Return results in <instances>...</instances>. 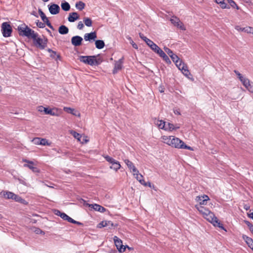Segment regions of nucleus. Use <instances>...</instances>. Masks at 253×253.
I'll return each mask as SVG.
<instances>
[{
	"mask_svg": "<svg viewBox=\"0 0 253 253\" xmlns=\"http://www.w3.org/2000/svg\"><path fill=\"white\" fill-rule=\"evenodd\" d=\"M80 62L90 66H98L103 61L100 54L92 56H79Z\"/></svg>",
	"mask_w": 253,
	"mask_h": 253,
	"instance_id": "1",
	"label": "nucleus"
},
{
	"mask_svg": "<svg viewBox=\"0 0 253 253\" xmlns=\"http://www.w3.org/2000/svg\"><path fill=\"white\" fill-rule=\"evenodd\" d=\"M34 45L40 49H44L47 46L48 42L47 39L44 36L42 37L39 36V34L36 33L32 38Z\"/></svg>",
	"mask_w": 253,
	"mask_h": 253,
	"instance_id": "2",
	"label": "nucleus"
},
{
	"mask_svg": "<svg viewBox=\"0 0 253 253\" xmlns=\"http://www.w3.org/2000/svg\"><path fill=\"white\" fill-rule=\"evenodd\" d=\"M17 30L19 32V34L20 36H25L28 38H31L36 33L34 30L28 27V26L25 24L19 25Z\"/></svg>",
	"mask_w": 253,
	"mask_h": 253,
	"instance_id": "3",
	"label": "nucleus"
},
{
	"mask_svg": "<svg viewBox=\"0 0 253 253\" xmlns=\"http://www.w3.org/2000/svg\"><path fill=\"white\" fill-rule=\"evenodd\" d=\"M171 146L177 149H185L191 151L193 150L192 147L186 145L182 140L174 136H172Z\"/></svg>",
	"mask_w": 253,
	"mask_h": 253,
	"instance_id": "4",
	"label": "nucleus"
},
{
	"mask_svg": "<svg viewBox=\"0 0 253 253\" xmlns=\"http://www.w3.org/2000/svg\"><path fill=\"white\" fill-rule=\"evenodd\" d=\"M207 220L211 223L214 226L218 227L219 228L224 230V227L222 224L220 223L219 221L218 218L215 216L213 212L210 211V213L207 214L205 216H204Z\"/></svg>",
	"mask_w": 253,
	"mask_h": 253,
	"instance_id": "5",
	"label": "nucleus"
},
{
	"mask_svg": "<svg viewBox=\"0 0 253 253\" xmlns=\"http://www.w3.org/2000/svg\"><path fill=\"white\" fill-rule=\"evenodd\" d=\"M1 31L4 37H9L11 36L12 29L7 22H3L1 25Z\"/></svg>",
	"mask_w": 253,
	"mask_h": 253,
	"instance_id": "6",
	"label": "nucleus"
},
{
	"mask_svg": "<svg viewBox=\"0 0 253 253\" xmlns=\"http://www.w3.org/2000/svg\"><path fill=\"white\" fill-rule=\"evenodd\" d=\"M114 241L115 246L117 247L118 251L122 253L126 251V247L123 245L122 241L117 236L114 237Z\"/></svg>",
	"mask_w": 253,
	"mask_h": 253,
	"instance_id": "7",
	"label": "nucleus"
},
{
	"mask_svg": "<svg viewBox=\"0 0 253 253\" xmlns=\"http://www.w3.org/2000/svg\"><path fill=\"white\" fill-rule=\"evenodd\" d=\"M170 21L172 24L179 29L183 30H185L183 24L180 22L179 19L177 17L173 16L172 18L170 19Z\"/></svg>",
	"mask_w": 253,
	"mask_h": 253,
	"instance_id": "8",
	"label": "nucleus"
},
{
	"mask_svg": "<svg viewBox=\"0 0 253 253\" xmlns=\"http://www.w3.org/2000/svg\"><path fill=\"white\" fill-rule=\"evenodd\" d=\"M124 58L120 59L119 60L115 61L114 68L113 70V74H116L117 72L121 70L123 67Z\"/></svg>",
	"mask_w": 253,
	"mask_h": 253,
	"instance_id": "9",
	"label": "nucleus"
},
{
	"mask_svg": "<svg viewBox=\"0 0 253 253\" xmlns=\"http://www.w3.org/2000/svg\"><path fill=\"white\" fill-rule=\"evenodd\" d=\"M48 9L50 14L55 15L58 14L60 11L59 6L55 3H52L51 5H48Z\"/></svg>",
	"mask_w": 253,
	"mask_h": 253,
	"instance_id": "10",
	"label": "nucleus"
},
{
	"mask_svg": "<svg viewBox=\"0 0 253 253\" xmlns=\"http://www.w3.org/2000/svg\"><path fill=\"white\" fill-rule=\"evenodd\" d=\"M195 200L199 203L198 205L203 206L207 204V201L210 200V198L207 195H204L202 196L196 197Z\"/></svg>",
	"mask_w": 253,
	"mask_h": 253,
	"instance_id": "11",
	"label": "nucleus"
},
{
	"mask_svg": "<svg viewBox=\"0 0 253 253\" xmlns=\"http://www.w3.org/2000/svg\"><path fill=\"white\" fill-rule=\"evenodd\" d=\"M83 39L79 36H75L72 38L71 43L75 46H79L82 44Z\"/></svg>",
	"mask_w": 253,
	"mask_h": 253,
	"instance_id": "12",
	"label": "nucleus"
},
{
	"mask_svg": "<svg viewBox=\"0 0 253 253\" xmlns=\"http://www.w3.org/2000/svg\"><path fill=\"white\" fill-rule=\"evenodd\" d=\"M23 161L27 163V164L24 165L25 167H28L34 172H39V169L37 167L34 166V163L33 162L27 160H24Z\"/></svg>",
	"mask_w": 253,
	"mask_h": 253,
	"instance_id": "13",
	"label": "nucleus"
},
{
	"mask_svg": "<svg viewBox=\"0 0 253 253\" xmlns=\"http://www.w3.org/2000/svg\"><path fill=\"white\" fill-rule=\"evenodd\" d=\"M96 38L97 35L95 32L86 33L84 35V40L85 41L90 42L91 40H94Z\"/></svg>",
	"mask_w": 253,
	"mask_h": 253,
	"instance_id": "14",
	"label": "nucleus"
},
{
	"mask_svg": "<svg viewBox=\"0 0 253 253\" xmlns=\"http://www.w3.org/2000/svg\"><path fill=\"white\" fill-rule=\"evenodd\" d=\"M195 208L201 214H203V216H205L207 214L210 213V211L203 206L195 205Z\"/></svg>",
	"mask_w": 253,
	"mask_h": 253,
	"instance_id": "15",
	"label": "nucleus"
},
{
	"mask_svg": "<svg viewBox=\"0 0 253 253\" xmlns=\"http://www.w3.org/2000/svg\"><path fill=\"white\" fill-rule=\"evenodd\" d=\"M133 175L135 176V178L142 184L144 186L147 185L146 182L143 179V175L139 173V171L138 170V172H133Z\"/></svg>",
	"mask_w": 253,
	"mask_h": 253,
	"instance_id": "16",
	"label": "nucleus"
},
{
	"mask_svg": "<svg viewBox=\"0 0 253 253\" xmlns=\"http://www.w3.org/2000/svg\"><path fill=\"white\" fill-rule=\"evenodd\" d=\"M88 206L89 207L93 209L95 211H99L100 212H104L106 210V209L103 207L96 204H89Z\"/></svg>",
	"mask_w": 253,
	"mask_h": 253,
	"instance_id": "17",
	"label": "nucleus"
},
{
	"mask_svg": "<svg viewBox=\"0 0 253 253\" xmlns=\"http://www.w3.org/2000/svg\"><path fill=\"white\" fill-rule=\"evenodd\" d=\"M124 162L131 171L133 172H138V170L131 161L128 159H126L124 160Z\"/></svg>",
	"mask_w": 253,
	"mask_h": 253,
	"instance_id": "18",
	"label": "nucleus"
},
{
	"mask_svg": "<svg viewBox=\"0 0 253 253\" xmlns=\"http://www.w3.org/2000/svg\"><path fill=\"white\" fill-rule=\"evenodd\" d=\"M44 114L50 115L53 116H59L58 110L55 109H48V108H46L45 109Z\"/></svg>",
	"mask_w": 253,
	"mask_h": 253,
	"instance_id": "19",
	"label": "nucleus"
},
{
	"mask_svg": "<svg viewBox=\"0 0 253 253\" xmlns=\"http://www.w3.org/2000/svg\"><path fill=\"white\" fill-rule=\"evenodd\" d=\"M79 18V15L77 12H74L69 13L68 20L70 22H74Z\"/></svg>",
	"mask_w": 253,
	"mask_h": 253,
	"instance_id": "20",
	"label": "nucleus"
},
{
	"mask_svg": "<svg viewBox=\"0 0 253 253\" xmlns=\"http://www.w3.org/2000/svg\"><path fill=\"white\" fill-rule=\"evenodd\" d=\"M47 51L50 53V57L53 59H54L56 60H60L61 56L59 54H57V52L55 51L52 50V49L48 48L47 49Z\"/></svg>",
	"mask_w": 253,
	"mask_h": 253,
	"instance_id": "21",
	"label": "nucleus"
},
{
	"mask_svg": "<svg viewBox=\"0 0 253 253\" xmlns=\"http://www.w3.org/2000/svg\"><path fill=\"white\" fill-rule=\"evenodd\" d=\"M243 239L245 241L248 246L253 250V240L245 235H243Z\"/></svg>",
	"mask_w": 253,
	"mask_h": 253,
	"instance_id": "22",
	"label": "nucleus"
},
{
	"mask_svg": "<svg viewBox=\"0 0 253 253\" xmlns=\"http://www.w3.org/2000/svg\"><path fill=\"white\" fill-rule=\"evenodd\" d=\"M227 0H215V1L218 4H219L220 6L223 8H230V6L228 5L226 2Z\"/></svg>",
	"mask_w": 253,
	"mask_h": 253,
	"instance_id": "23",
	"label": "nucleus"
},
{
	"mask_svg": "<svg viewBox=\"0 0 253 253\" xmlns=\"http://www.w3.org/2000/svg\"><path fill=\"white\" fill-rule=\"evenodd\" d=\"M41 17V19L42 20V21L44 23H45L49 28H50L52 30H54L53 27L52 26L51 23L49 21L48 18L46 16V15L45 14L42 16Z\"/></svg>",
	"mask_w": 253,
	"mask_h": 253,
	"instance_id": "24",
	"label": "nucleus"
},
{
	"mask_svg": "<svg viewBox=\"0 0 253 253\" xmlns=\"http://www.w3.org/2000/svg\"><path fill=\"white\" fill-rule=\"evenodd\" d=\"M58 32L61 35H65L68 33L69 29L65 25H61L59 27Z\"/></svg>",
	"mask_w": 253,
	"mask_h": 253,
	"instance_id": "25",
	"label": "nucleus"
},
{
	"mask_svg": "<svg viewBox=\"0 0 253 253\" xmlns=\"http://www.w3.org/2000/svg\"><path fill=\"white\" fill-rule=\"evenodd\" d=\"M3 197L6 199H12L14 195V193L7 191H3Z\"/></svg>",
	"mask_w": 253,
	"mask_h": 253,
	"instance_id": "26",
	"label": "nucleus"
},
{
	"mask_svg": "<svg viewBox=\"0 0 253 253\" xmlns=\"http://www.w3.org/2000/svg\"><path fill=\"white\" fill-rule=\"evenodd\" d=\"M146 44L150 47V48L154 52L159 47V46L155 44L152 41L150 40Z\"/></svg>",
	"mask_w": 253,
	"mask_h": 253,
	"instance_id": "27",
	"label": "nucleus"
},
{
	"mask_svg": "<svg viewBox=\"0 0 253 253\" xmlns=\"http://www.w3.org/2000/svg\"><path fill=\"white\" fill-rule=\"evenodd\" d=\"M173 136H163L162 138L164 140V142L165 143L168 144L169 146H171V142H172V139Z\"/></svg>",
	"mask_w": 253,
	"mask_h": 253,
	"instance_id": "28",
	"label": "nucleus"
},
{
	"mask_svg": "<svg viewBox=\"0 0 253 253\" xmlns=\"http://www.w3.org/2000/svg\"><path fill=\"white\" fill-rule=\"evenodd\" d=\"M95 44L96 47L99 49H102L105 46V43L103 41L100 40H96L95 41Z\"/></svg>",
	"mask_w": 253,
	"mask_h": 253,
	"instance_id": "29",
	"label": "nucleus"
},
{
	"mask_svg": "<svg viewBox=\"0 0 253 253\" xmlns=\"http://www.w3.org/2000/svg\"><path fill=\"white\" fill-rule=\"evenodd\" d=\"M120 168H121V165H120V163L116 160L114 162V163H113L112 164V166H110V169H113L116 171H117L118 169H120Z\"/></svg>",
	"mask_w": 253,
	"mask_h": 253,
	"instance_id": "30",
	"label": "nucleus"
},
{
	"mask_svg": "<svg viewBox=\"0 0 253 253\" xmlns=\"http://www.w3.org/2000/svg\"><path fill=\"white\" fill-rule=\"evenodd\" d=\"M61 8L66 11H67L70 10V5L69 3L64 1V2H62L61 4Z\"/></svg>",
	"mask_w": 253,
	"mask_h": 253,
	"instance_id": "31",
	"label": "nucleus"
},
{
	"mask_svg": "<svg viewBox=\"0 0 253 253\" xmlns=\"http://www.w3.org/2000/svg\"><path fill=\"white\" fill-rule=\"evenodd\" d=\"M181 72L187 78L191 79L190 77H192V75L189 71L187 66L181 71Z\"/></svg>",
	"mask_w": 253,
	"mask_h": 253,
	"instance_id": "32",
	"label": "nucleus"
},
{
	"mask_svg": "<svg viewBox=\"0 0 253 253\" xmlns=\"http://www.w3.org/2000/svg\"><path fill=\"white\" fill-rule=\"evenodd\" d=\"M175 65L181 71H182L187 66V65L182 60L179 61V62L177 63Z\"/></svg>",
	"mask_w": 253,
	"mask_h": 253,
	"instance_id": "33",
	"label": "nucleus"
},
{
	"mask_svg": "<svg viewBox=\"0 0 253 253\" xmlns=\"http://www.w3.org/2000/svg\"><path fill=\"white\" fill-rule=\"evenodd\" d=\"M84 22L87 27H91L92 26V21L91 19L88 17H84Z\"/></svg>",
	"mask_w": 253,
	"mask_h": 253,
	"instance_id": "34",
	"label": "nucleus"
},
{
	"mask_svg": "<svg viewBox=\"0 0 253 253\" xmlns=\"http://www.w3.org/2000/svg\"><path fill=\"white\" fill-rule=\"evenodd\" d=\"M84 6H85L84 3L83 2H82L81 1H80L78 2H77L76 4V8L80 10H82L83 9H84Z\"/></svg>",
	"mask_w": 253,
	"mask_h": 253,
	"instance_id": "35",
	"label": "nucleus"
},
{
	"mask_svg": "<svg viewBox=\"0 0 253 253\" xmlns=\"http://www.w3.org/2000/svg\"><path fill=\"white\" fill-rule=\"evenodd\" d=\"M166 130L173 131L174 130V126L170 123H168L164 129Z\"/></svg>",
	"mask_w": 253,
	"mask_h": 253,
	"instance_id": "36",
	"label": "nucleus"
},
{
	"mask_svg": "<svg viewBox=\"0 0 253 253\" xmlns=\"http://www.w3.org/2000/svg\"><path fill=\"white\" fill-rule=\"evenodd\" d=\"M12 200H14L16 202H18L21 203H23L25 200L23 199L20 196L14 194Z\"/></svg>",
	"mask_w": 253,
	"mask_h": 253,
	"instance_id": "37",
	"label": "nucleus"
},
{
	"mask_svg": "<svg viewBox=\"0 0 253 253\" xmlns=\"http://www.w3.org/2000/svg\"><path fill=\"white\" fill-rule=\"evenodd\" d=\"M241 82L247 88H249V86H251L250 81L247 78H244Z\"/></svg>",
	"mask_w": 253,
	"mask_h": 253,
	"instance_id": "38",
	"label": "nucleus"
},
{
	"mask_svg": "<svg viewBox=\"0 0 253 253\" xmlns=\"http://www.w3.org/2000/svg\"><path fill=\"white\" fill-rule=\"evenodd\" d=\"M170 57L171 58L173 62L175 63V64L179 62V61L181 60H180L179 58L177 56V55L174 53L171 54Z\"/></svg>",
	"mask_w": 253,
	"mask_h": 253,
	"instance_id": "39",
	"label": "nucleus"
},
{
	"mask_svg": "<svg viewBox=\"0 0 253 253\" xmlns=\"http://www.w3.org/2000/svg\"><path fill=\"white\" fill-rule=\"evenodd\" d=\"M226 2H227L228 3H229L230 6H231L233 8H236L237 9H239V7L237 5V4L235 3L234 1L233 0H227Z\"/></svg>",
	"mask_w": 253,
	"mask_h": 253,
	"instance_id": "40",
	"label": "nucleus"
},
{
	"mask_svg": "<svg viewBox=\"0 0 253 253\" xmlns=\"http://www.w3.org/2000/svg\"><path fill=\"white\" fill-rule=\"evenodd\" d=\"M63 110L68 113H70L75 116L77 115L76 114L74 113V109L70 107H64L63 108Z\"/></svg>",
	"mask_w": 253,
	"mask_h": 253,
	"instance_id": "41",
	"label": "nucleus"
},
{
	"mask_svg": "<svg viewBox=\"0 0 253 253\" xmlns=\"http://www.w3.org/2000/svg\"><path fill=\"white\" fill-rule=\"evenodd\" d=\"M71 133L79 141H81L82 135L80 133L74 131Z\"/></svg>",
	"mask_w": 253,
	"mask_h": 253,
	"instance_id": "42",
	"label": "nucleus"
},
{
	"mask_svg": "<svg viewBox=\"0 0 253 253\" xmlns=\"http://www.w3.org/2000/svg\"><path fill=\"white\" fill-rule=\"evenodd\" d=\"M105 159L110 164H112L114 162L116 161L113 158L110 157L108 155H105L103 156Z\"/></svg>",
	"mask_w": 253,
	"mask_h": 253,
	"instance_id": "43",
	"label": "nucleus"
},
{
	"mask_svg": "<svg viewBox=\"0 0 253 253\" xmlns=\"http://www.w3.org/2000/svg\"><path fill=\"white\" fill-rule=\"evenodd\" d=\"M155 53L159 55V56L162 57L166 54L159 47L155 51Z\"/></svg>",
	"mask_w": 253,
	"mask_h": 253,
	"instance_id": "44",
	"label": "nucleus"
},
{
	"mask_svg": "<svg viewBox=\"0 0 253 253\" xmlns=\"http://www.w3.org/2000/svg\"><path fill=\"white\" fill-rule=\"evenodd\" d=\"M159 122H160L159 124H158L159 127L161 129H164L166 126V122L162 120L159 121Z\"/></svg>",
	"mask_w": 253,
	"mask_h": 253,
	"instance_id": "45",
	"label": "nucleus"
},
{
	"mask_svg": "<svg viewBox=\"0 0 253 253\" xmlns=\"http://www.w3.org/2000/svg\"><path fill=\"white\" fill-rule=\"evenodd\" d=\"M244 32L253 34V28L252 27H246Z\"/></svg>",
	"mask_w": 253,
	"mask_h": 253,
	"instance_id": "46",
	"label": "nucleus"
},
{
	"mask_svg": "<svg viewBox=\"0 0 253 253\" xmlns=\"http://www.w3.org/2000/svg\"><path fill=\"white\" fill-rule=\"evenodd\" d=\"M37 26L40 28H43L45 27V23L40 22L39 20L36 21Z\"/></svg>",
	"mask_w": 253,
	"mask_h": 253,
	"instance_id": "47",
	"label": "nucleus"
},
{
	"mask_svg": "<svg viewBox=\"0 0 253 253\" xmlns=\"http://www.w3.org/2000/svg\"><path fill=\"white\" fill-rule=\"evenodd\" d=\"M140 38L143 40L146 43L150 40L149 39L147 38L146 37H145L143 34L139 33V34Z\"/></svg>",
	"mask_w": 253,
	"mask_h": 253,
	"instance_id": "48",
	"label": "nucleus"
},
{
	"mask_svg": "<svg viewBox=\"0 0 253 253\" xmlns=\"http://www.w3.org/2000/svg\"><path fill=\"white\" fill-rule=\"evenodd\" d=\"M164 50L165 51V52L169 56H170L171 55V54H173V53L172 52V51L168 47H164Z\"/></svg>",
	"mask_w": 253,
	"mask_h": 253,
	"instance_id": "49",
	"label": "nucleus"
},
{
	"mask_svg": "<svg viewBox=\"0 0 253 253\" xmlns=\"http://www.w3.org/2000/svg\"><path fill=\"white\" fill-rule=\"evenodd\" d=\"M234 72L237 75L240 81L241 82L243 80V79L244 78V77L238 71L235 70Z\"/></svg>",
	"mask_w": 253,
	"mask_h": 253,
	"instance_id": "50",
	"label": "nucleus"
},
{
	"mask_svg": "<svg viewBox=\"0 0 253 253\" xmlns=\"http://www.w3.org/2000/svg\"><path fill=\"white\" fill-rule=\"evenodd\" d=\"M39 143L40 145H46L48 144L47 141L46 139L44 138L41 139V141L39 142Z\"/></svg>",
	"mask_w": 253,
	"mask_h": 253,
	"instance_id": "51",
	"label": "nucleus"
},
{
	"mask_svg": "<svg viewBox=\"0 0 253 253\" xmlns=\"http://www.w3.org/2000/svg\"><path fill=\"white\" fill-rule=\"evenodd\" d=\"M105 227H107L106 221H102L98 225V227H99V228Z\"/></svg>",
	"mask_w": 253,
	"mask_h": 253,
	"instance_id": "52",
	"label": "nucleus"
},
{
	"mask_svg": "<svg viewBox=\"0 0 253 253\" xmlns=\"http://www.w3.org/2000/svg\"><path fill=\"white\" fill-rule=\"evenodd\" d=\"M235 29L239 32H244L245 27L242 28L241 26L237 25L235 27Z\"/></svg>",
	"mask_w": 253,
	"mask_h": 253,
	"instance_id": "53",
	"label": "nucleus"
},
{
	"mask_svg": "<svg viewBox=\"0 0 253 253\" xmlns=\"http://www.w3.org/2000/svg\"><path fill=\"white\" fill-rule=\"evenodd\" d=\"M84 27V25L82 21H80L77 25V28L79 30H82Z\"/></svg>",
	"mask_w": 253,
	"mask_h": 253,
	"instance_id": "54",
	"label": "nucleus"
},
{
	"mask_svg": "<svg viewBox=\"0 0 253 253\" xmlns=\"http://www.w3.org/2000/svg\"><path fill=\"white\" fill-rule=\"evenodd\" d=\"M60 217L62 218L63 219L66 220L68 217V215L66 214L65 213L62 212V213H61V215L60 216Z\"/></svg>",
	"mask_w": 253,
	"mask_h": 253,
	"instance_id": "55",
	"label": "nucleus"
},
{
	"mask_svg": "<svg viewBox=\"0 0 253 253\" xmlns=\"http://www.w3.org/2000/svg\"><path fill=\"white\" fill-rule=\"evenodd\" d=\"M162 58L167 63H170V61L169 57L165 54Z\"/></svg>",
	"mask_w": 253,
	"mask_h": 253,
	"instance_id": "56",
	"label": "nucleus"
},
{
	"mask_svg": "<svg viewBox=\"0 0 253 253\" xmlns=\"http://www.w3.org/2000/svg\"><path fill=\"white\" fill-rule=\"evenodd\" d=\"M107 227H108L109 228H110L111 227L113 226V223L111 221H106Z\"/></svg>",
	"mask_w": 253,
	"mask_h": 253,
	"instance_id": "57",
	"label": "nucleus"
},
{
	"mask_svg": "<svg viewBox=\"0 0 253 253\" xmlns=\"http://www.w3.org/2000/svg\"><path fill=\"white\" fill-rule=\"evenodd\" d=\"M130 43L131 44L132 47L135 48V49H137L138 48V46L132 40H131V41L130 42Z\"/></svg>",
	"mask_w": 253,
	"mask_h": 253,
	"instance_id": "58",
	"label": "nucleus"
},
{
	"mask_svg": "<svg viewBox=\"0 0 253 253\" xmlns=\"http://www.w3.org/2000/svg\"><path fill=\"white\" fill-rule=\"evenodd\" d=\"M45 109H46V108H45L42 106L38 107V111L41 112H44Z\"/></svg>",
	"mask_w": 253,
	"mask_h": 253,
	"instance_id": "59",
	"label": "nucleus"
},
{
	"mask_svg": "<svg viewBox=\"0 0 253 253\" xmlns=\"http://www.w3.org/2000/svg\"><path fill=\"white\" fill-rule=\"evenodd\" d=\"M33 141L36 144H40L39 142L41 141V138H36L33 139Z\"/></svg>",
	"mask_w": 253,
	"mask_h": 253,
	"instance_id": "60",
	"label": "nucleus"
},
{
	"mask_svg": "<svg viewBox=\"0 0 253 253\" xmlns=\"http://www.w3.org/2000/svg\"><path fill=\"white\" fill-rule=\"evenodd\" d=\"M67 221H68L69 222H70V223H74V221H75V220L72 219L71 217H70V216H68L67 220Z\"/></svg>",
	"mask_w": 253,
	"mask_h": 253,
	"instance_id": "61",
	"label": "nucleus"
},
{
	"mask_svg": "<svg viewBox=\"0 0 253 253\" xmlns=\"http://www.w3.org/2000/svg\"><path fill=\"white\" fill-rule=\"evenodd\" d=\"M54 213H55L56 215H58V216H60L61 215V213H62V212H61V211H59V210H55V212H54Z\"/></svg>",
	"mask_w": 253,
	"mask_h": 253,
	"instance_id": "62",
	"label": "nucleus"
},
{
	"mask_svg": "<svg viewBox=\"0 0 253 253\" xmlns=\"http://www.w3.org/2000/svg\"><path fill=\"white\" fill-rule=\"evenodd\" d=\"M38 12L41 17L45 14L41 8H39Z\"/></svg>",
	"mask_w": 253,
	"mask_h": 253,
	"instance_id": "63",
	"label": "nucleus"
},
{
	"mask_svg": "<svg viewBox=\"0 0 253 253\" xmlns=\"http://www.w3.org/2000/svg\"><path fill=\"white\" fill-rule=\"evenodd\" d=\"M247 89L251 92H253V85L251 84V86H249V88Z\"/></svg>",
	"mask_w": 253,
	"mask_h": 253,
	"instance_id": "64",
	"label": "nucleus"
}]
</instances>
